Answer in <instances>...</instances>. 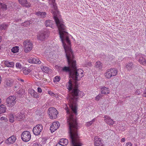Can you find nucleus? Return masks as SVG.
Wrapping results in <instances>:
<instances>
[{"mask_svg":"<svg viewBox=\"0 0 146 146\" xmlns=\"http://www.w3.org/2000/svg\"><path fill=\"white\" fill-rule=\"evenodd\" d=\"M78 85L76 82L75 86L68 97L70 111L66 104L64 106L67 113V122L69 129L70 141L72 146H81L82 144L79 139V135L78 131V125L75 115L76 114V102L78 97H82L84 93L78 89Z\"/></svg>","mask_w":146,"mask_h":146,"instance_id":"1","label":"nucleus"},{"mask_svg":"<svg viewBox=\"0 0 146 146\" xmlns=\"http://www.w3.org/2000/svg\"><path fill=\"white\" fill-rule=\"evenodd\" d=\"M66 57L69 67L64 66L62 70L64 72H68L73 79L75 80H80L83 76V71L81 69L76 70V61L73 59L74 57L73 52L70 47H66L64 46Z\"/></svg>","mask_w":146,"mask_h":146,"instance_id":"2","label":"nucleus"},{"mask_svg":"<svg viewBox=\"0 0 146 146\" xmlns=\"http://www.w3.org/2000/svg\"><path fill=\"white\" fill-rule=\"evenodd\" d=\"M55 2V0H49V3L52 6L51 8L52 13L53 14V18L58 28L60 38L64 48V46L66 47L68 46L70 47L71 42L69 39V34L66 31V27L64 25L63 23L57 17V14L58 13V11Z\"/></svg>","mask_w":146,"mask_h":146,"instance_id":"3","label":"nucleus"},{"mask_svg":"<svg viewBox=\"0 0 146 146\" xmlns=\"http://www.w3.org/2000/svg\"><path fill=\"white\" fill-rule=\"evenodd\" d=\"M117 74V70L115 69H108L105 73V76L106 78L109 79L112 77L116 76Z\"/></svg>","mask_w":146,"mask_h":146,"instance_id":"4","label":"nucleus"},{"mask_svg":"<svg viewBox=\"0 0 146 146\" xmlns=\"http://www.w3.org/2000/svg\"><path fill=\"white\" fill-rule=\"evenodd\" d=\"M48 111L50 119H54L57 117V115L58 114V112L55 108L53 107L50 108L48 109Z\"/></svg>","mask_w":146,"mask_h":146,"instance_id":"5","label":"nucleus"},{"mask_svg":"<svg viewBox=\"0 0 146 146\" xmlns=\"http://www.w3.org/2000/svg\"><path fill=\"white\" fill-rule=\"evenodd\" d=\"M33 44L32 42L29 40H26L23 42L25 52L27 53L30 51L33 48Z\"/></svg>","mask_w":146,"mask_h":146,"instance_id":"6","label":"nucleus"},{"mask_svg":"<svg viewBox=\"0 0 146 146\" xmlns=\"http://www.w3.org/2000/svg\"><path fill=\"white\" fill-rule=\"evenodd\" d=\"M16 101V97L15 96H9L6 100L7 105L9 107H12L15 104Z\"/></svg>","mask_w":146,"mask_h":146,"instance_id":"7","label":"nucleus"},{"mask_svg":"<svg viewBox=\"0 0 146 146\" xmlns=\"http://www.w3.org/2000/svg\"><path fill=\"white\" fill-rule=\"evenodd\" d=\"M31 134L28 131L23 132L21 135L22 139L24 141L27 142L29 141L31 138Z\"/></svg>","mask_w":146,"mask_h":146,"instance_id":"8","label":"nucleus"},{"mask_svg":"<svg viewBox=\"0 0 146 146\" xmlns=\"http://www.w3.org/2000/svg\"><path fill=\"white\" fill-rule=\"evenodd\" d=\"M42 129V125L41 124H38L33 128V133L35 135H38L40 134Z\"/></svg>","mask_w":146,"mask_h":146,"instance_id":"9","label":"nucleus"},{"mask_svg":"<svg viewBox=\"0 0 146 146\" xmlns=\"http://www.w3.org/2000/svg\"><path fill=\"white\" fill-rule=\"evenodd\" d=\"M48 36V32L47 31H42L40 32L37 35L38 40L42 41L44 40L45 38Z\"/></svg>","mask_w":146,"mask_h":146,"instance_id":"10","label":"nucleus"},{"mask_svg":"<svg viewBox=\"0 0 146 146\" xmlns=\"http://www.w3.org/2000/svg\"><path fill=\"white\" fill-rule=\"evenodd\" d=\"M95 146H104L103 143V141L102 139L98 136H95L94 138Z\"/></svg>","mask_w":146,"mask_h":146,"instance_id":"11","label":"nucleus"},{"mask_svg":"<svg viewBox=\"0 0 146 146\" xmlns=\"http://www.w3.org/2000/svg\"><path fill=\"white\" fill-rule=\"evenodd\" d=\"M13 5V3L11 1H9L6 4L0 3V9L2 10H6L7 8H10L12 7Z\"/></svg>","mask_w":146,"mask_h":146,"instance_id":"12","label":"nucleus"},{"mask_svg":"<svg viewBox=\"0 0 146 146\" xmlns=\"http://www.w3.org/2000/svg\"><path fill=\"white\" fill-rule=\"evenodd\" d=\"M60 124L58 122H53L50 127V130L52 133L54 132L59 127Z\"/></svg>","mask_w":146,"mask_h":146,"instance_id":"13","label":"nucleus"},{"mask_svg":"<svg viewBox=\"0 0 146 146\" xmlns=\"http://www.w3.org/2000/svg\"><path fill=\"white\" fill-rule=\"evenodd\" d=\"M28 61L31 63H34L37 64H40L41 62L36 57H31L28 60Z\"/></svg>","mask_w":146,"mask_h":146,"instance_id":"14","label":"nucleus"},{"mask_svg":"<svg viewBox=\"0 0 146 146\" xmlns=\"http://www.w3.org/2000/svg\"><path fill=\"white\" fill-rule=\"evenodd\" d=\"M28 92V93L30 94L31 96L33 98L37 99L39 97L38 94L33 89H29Z\"/></svg>","mask_w":146,"mask_h":146,"instance_id":"15","label":"nucleus"},{"mask_svg":"<svg viewBox=\"0 0 146 146\" xmlns=\"http://www.w3.org/2000/svg\"><path fill=\"white\" fill-rule=\"evenodd\" d=\"M18 2L22 6L29 8L31 7V4L27 0H18Z\"/></svg>","mask_w":146,"mask_h":146,"instance_id":"16","label":"nucleus"},{"mask_svg":"<svg viewBox=\"0 0 146 146\" xmlns=\"http://www.w3.org/2000/svg\"><path fill=\"white\" fill-rule=\"evenodd\" d=\"M104 117L105 118L104 121L107 124L110 125H113L114 124V121L109 117L105 115Z\"/></svg>","mask_w":146,"mask_h":146,"instance_id":"17","label":"nucleus"},{"mask_svg":"<svg viewBox=\"0 0 146 146\" xmlns=\"http://www.w3.org/2000/svg\"><path fill=\"white\" fill-rule=\"evenodd\" d=\"M16 140V137L15 135H13L9 137L6 140V142L7 143L13 144Z\"/></svg>","mask_w":146,"mask_h":146,"instance_id":"18","label":"nucleus"},{"mask_svg":"<svg viewBox=\"0 0 146 146\" xmlns=\"http://www.w3.org/2000/svg\"><path fill=\"white\" fill-rule=\"evenodd\" d=\"M101 91L102 94H108L110 93L109 88L105 87L101 88Z\"/></svg>","mask_w":146,"mask_h":146,"instance_id":"19","label":"nucleus"},{"mask_svg":"<svg viewBox=\"0 0 146 146\" xmlns=\"http://www.w3.org/2000/svg\"><path fill=\"white\" fill-rule=\"evenodd\" d=\"M15 82L12 79H8L6 82V86H11L15 85Z\"/></svg>","mask_w":146,"mask_h":146,"instance_id":"20","label":"nucleus"},{"mask_svg":"<svg viewBox=\"0 0 146 146\" xmlns=\"http://www.w3.org/2000/svg\"><path fill=\"white\" fill-rule=\"evenodd\" d=\"M134 67L133 64L132 62H129L126 64V68L128 71L131 70Z\"/></svg>","mask_w":146,"mask_h":146,"instance_id":"21","label":"nucleus"},{"mask_svg":"<svg viewBox=\"0 0 146 146\" xmlns=\"http://www.w3.org/2000/svg\"><path fill=\"white\" fill-rule=\"evenodd\" d=\"M4 64L5 66L9 67H13L14 65V63L13 62H9L7 60L4 61Z\"/></svg>","mask_w":146,"mask_h":146,"instance_id":"22","label":"nucleus"},{"mask_svg":"<svg viewBox=\"0 0 146 146\" xmlns=\"http://www.w3.org/2000/svg\"><path fill=\"white\" fill-rule=\"evenodd\" d=\"M9 25L8 23H3L0 25V29L1 30H6L7 29Z\"/></svg>","mask_w":146,"mask_h":146,"instance_id":"23","label":"nucleus"},{"mask_svg":"<svg viewBox=\"0 0 146 146\" xmlns=\"http://www.w3.org/2000/svg\"><path fill=\"white\" fill-rule=\"evenodd\" d=\"M36 14L42 18H44L46 16V13L45 12L38 11L36 13Z\"/></svg>","mask_w":146,"mask_h":146,"instance_id":"24","label":"nucleus"},{"mask_svg":"<svg viewBox=\"0 0 146 146\" xmlns=\"http://www.w3.org/2000/svg\"><path fill=\"white\" fill-rule=\"evenodd\" d=\"M138 61L141 64L144 65L146 64V59L141 56L139 57Z\"/></svg>","mask_w":146,"mask_h":146,"instance_id":"25","label":"nucleus"},{"mask_svg":"<svg viewBox=\"0 0 146 146\" xmlns=\"http://www.w3.org/2000/svg\"><path fill=\"white\" fill-rule=\"evenodd\" d=\"M68 143V140L66 139H60L58 143L62 145H64L65 146L67 145Z\"/></svg>","mask_w":146,"mask_h":146,"instance_id":"26","label":"nucleus"},{"mask_svg":"<svg viewBox=\"0 0 146 146\" xmlns=\"http://www.w3.org/2000/svg\"><path fill=\"white\" fill-rule=\"evenodd\" d=\"M45 25L46 27H50L52 28H54L53 25H52V21L50 20H47L45 22Z\"/></svg>","mask_w":146,"mask_h":146,"instance_id":"27","label":"nucleus"},{"mask_svg":"<svg viewBox=\"0 0 146 146\" xmlns=\"http://www.w3.org/2000/svg\"><path fill=\"white\" fill-rule=\"evenodd\" d=\"M40 68L45 73H48L50 70V69L47 67L43 66H41Z\"/></svg>","mask_w":146,"mask_h":146,"instance_id":"28","label":"nucleus"},{"mask_svg":"<svg viewBox=\"0 0 146 146\" xmlns=\"http://www.w3.org/2000/svg\"><path fill=\"white\" fill-rule=\"evenodd\" d=\"M94 67L95 68H98V70L102 69V66L101 63L100 61L97 62Z\"/></svg>","mask_w":146,"mask_h":146,"instance_id":"29","label":"nucleus"},{"mask_svg":"<svg viewBox=\"0 0 146 146\" xmlns=\"http://www.w3.org/2000/svg\"><path fill=\"white\" fill-rule=\"evenodd\" d=\"M6 108L4 105H2L0 106V113H3L6 111Z\"/></svg>","mask_w":146,"mask_h":146,"instance_id":"30","label":"nucleus"},{"mask_svg":"<svg viewBox=\"0 0 146 146\" xmlns=\"http://www.w3.org/2000/svg\"><path fill=\"white\" fill-rule=\"evenodd\" d=\"M67 87L68 89L69 90H71L73 88L72 84L70 80L67 84Z\"/></svg>","mask_w":146,"mask_h":146,"instance_id":"31","label":"nucleus"},{"mask_svg":"<svg viewBox=\"0 0 146 146\" xmlns=\"http://www.w3.org/2000/svg\"><path fill=\"white\" fill-rule=\"evenodd\" d=\"M31 72V70L27 68L24 69L23 70V74L25 75H27Z\"/></svg>","mask_w":146,"mask_h":146,"instance_id":"32","label":"nucleus"},{"mask_svg":"<svg viewBox=\"0 0 146 146\" xmlns=\"http://www.w3.org/2000/svg\"><path fill=\"white\" fill-rule=\"evenodd\" d=\"M19 50V47L16 46L12 48L11 49V51L14 53H16L18 52Z\"/></svg>","mask_w":146,"mask_h":146,"instance_id":"33","label":"nucleus"},{"mask_svg":"<svg viewBox=\"0 0 146 146\" xmlns=\"http://www.w3.org/2000/svg\"><path fill=\"white\" fill-rule=\"evenodd\" d=\"M95 121V119L94 118L91 121L87 122L86 123V126L88 127L90 126Z\"/></svg>","mask_w":146,"mask_h":146,"instance_id":"34","label":"nucleus"},{"mask_svg":"<svg viewBox=\"0 0 146 146\" xmlns=\"http://www.w3.org/2000/svg\"><path fill=\"white\" fill-rule=\"evenodd\" d=\"M9 118L10 121L11 123H13L14 121V118L13 115L11 114L9 115Z\"/></svg>","mask_w":146,"mask_h":146,"instance_id":"35","label":"nucleus"},{"mask_svg":"<svg viewBox=\"0 0 146 146\" xmlns=\"http://www.w3.org/2000/svg\"><path fill=\"white\" fill-rule=\"evenodd\" d=\"M23 118V115L21 113H20L16 116V119L18 121H20Z\"/></svg>","mask_w":146,"mask_h":146,"instance_id":"36","label":"nucleus"},{"mask_svg":"<svg viewBox=\"0 0 146 146\" xmlns=\"http://www.w3.org/2000/svg\"><path fill=\"white\" fill-rule=\"evenodd\" d=\"M60 80V78L59 76H56L53 79V81L54 82H58Z\"/></svg>","mask_w":146,"mask_h":146,"instance_id":"37","label":"nucleus"},{"mask_svg":"<svg viewBox=\"0 0 146 146\" xmlns=\"http://www.w3.org/2000/svg\"><path fill=\"white\" fill-rule=\"evenodd\" d=\"M102 97H103V95H102L99 94L95 98V100L96 101H98Z\"/></svg>","mask_w":146,"mask_h":146,"instance_id":"38","label":"nucleus"},{"mask_svg":"<svg viewBox=\"0 0 146 146\" xmlns=\"http://www.w3.org/2000/svg\"><path fill=\"white\" fill-rule=\"evenodd\" d=\"M30 22L29 21H26L23 23L22 25L25 27H28L30 25Z\"/></svg>","mask_w":146,"mask_h":146,"instance_id":"39","label":"nucleus"},{"mask_svg":"<svg viewBox=\"0 0 146 146\" xmlns=\"http://www.w3.org/2000/svg\"><path fill=\"white\" fill-rule=\"evenodd\" d=\"M36 74H35V76L36 78L40 79L42 78V76H40V74L39 73H38L37 72H36Z\"/></svg>","mask_w":146,"mask_h":146,"instance_id":"40","label":"nucleus"},{"mask_svg":"<svg viewBox=\"0 0 146 146\" xmlns=\"http://www.w3.org/2000/svg\"><path fill=\"white\" fill-rule=\"evenodd\" d=\"M16 66L17 68L21 69L22 68V66L20 63H17L16 64Z\"/></svg>","mask_w":146,"mask_h":146,"instance_id":"41","label":"nucleus"},{"mask_svg":"<svg viewBox=\"0 0 146 146\" xmlns=\"http://www.w3.org/2000/svg\"><path fill=\"white\" fill-rule=\"evenodd\" d=\"M0 120L1 121L4 120L6 121H7V119L4 117H2L0 118Z\"/></svg>","mask_w":146,"mask_h":146,"instance_id":"42","label":"nucleus"},{"mask_svg":"<svg viewBox=\"0 0 146 146\" xmlns=\"http://www.w3.org/2000/svg\"><path fill=\"white\" fill-rule=\"evenodd\" d=\"M17 94H18L19 95H17L19 97H20L22 96V92H21V91L20 90H19L17 92Z\"/></svg>","mask_w":146,"mask_h":146,"instance_id":"43","label":"nucleus"},{"mask_svg":"<svg viewBox=\"0 0 146 146\" xmlns=\"http://www.w3.org/2000/svg\"><path fill=\"white\" fill-rule=\"evenodd\" d=\"M42 89L40 87H38L37 88V92L39 93H41L42 92Z\"/></svg>","mask_w":146,"mask_h":146,"instance_id":"44","label":"nucleus"},{"mask_svg":"<svg viewBox=\"0 0 146 146\" xmlns=\"http://www.w3.org/2000/svg\"><path fill=\"white\" fill-rule=\"evenodd\" d=\"M126 146H132V144L130 142H128L126 143Z\"/></svg>","mask_w":146,"mask_h":146,"instance_id":"45","label":"nucleus"},{"mask_svg":"<svg viewBox=\"0 0 146 146\" xmlns=\"http://www.w3.org/2000/svg\"><path fill=\"white\" fill-rule=\"evenodd\" d=\"M33 146H42L41 144H38L37 143H36L33 144Z\"/></svg>","mask_w":146,"mask_h":146,"instance_id":"46","label":"nucleus"},{"mask_svg":"<svg viewBox=\"0 0 146 146\" xmlns=\"http://www.w3.org/2000/svg\"><path fill=\"white\" fill-rule=\"evenodd\" d=\"M19 88V86L17 85H15V86L14 87V90H17Z\"/></svg>","mask_w":146,"mask_h":146,"instance_id":"47","label":"nucleus"},{"mask_svg":"<svg viewBox=\"0 0 146 146\" xmlns=\"http://www.w3.org/2000/svg\"><path fill=\"white\" fill-rule=\"evenodd\" d=\"M92 66V63L91 62H88L87 63V65L86 66Z\"/></svg>","mask_w":146,"mask_h":146,"instance_id":"48","label":"nucleus"},{"mask_svg":"<svg viewBox=\"0 0 146 146\" xmlns=\"http://www.w3.org/2000/svg\"><path fill=\"white\" fill-rule=\"evenodd\" d=\"M48 93L51 96H53L54 95V93L51 91H48Z\"/></svg>","mask_w":146,"mask_h":146,"instance_id":"49","label":"nucleus"},{"mask_svg":"<svg viewBox=\"0 0 146 146\" xmlns=\"http://www.w3.org/2000/svg\"><path fill=\"white\" fill-rule=\"evenodd\" d=\"M56 146H65L64 145H62L60 143H58Z\"/></svg>","mask_w":146,"mask_h":146,"instance_id":"50","label":"nucleus"},{"mask_svg":"<svg viewBox=\"0 0 146 146\" xmlns=\"http://www.w3.org/2000/svg\"><path fill=\"white\" fill-rule=\"evenodd\" d=\"M143 96L146 97V88L145 89V90L144 91V92L143 93Z\"/></svg>","mask_w":146,"mask_h":146,"instance_id":"51","label":"nucleus"},{"mask_svg":"<svg viewBox=\"0 0 146 146\" xmlns=\"http://www.w3.org/2000/svg\"><path fill=\"white\" fill-rule=\"evenodd\" d=\"M141 92H140L139 90H137L136 91V94H137V95H139L141 93Z\"/></svg>","mask_w":146,"mask_h":146,"instance_id":"52","label":"nucleus"},{"mask_svg":"<svg viewBox=\"0 0 146 146\" xmlns=\"http://www.w3.org/2000/svg\"><path fill=\"white\" fill-rule=\"evenodd\" d=\"M125 141V139L124 138H122L121 140V141L122 142H124Z\"/></svg>","mask_w":146,"mask_h":146,"instance_id":"53","label":"nucleus"},{"mask_svg":"<svg viewBox=\"0 0 146 146\" xmlns=\"http://www.w3.org/2000/svg\"><path fill=\"white\" fill-rule=\"evenodd\" d=\"M33 2L35 3H37L38 2V0H33Z\"/></svg>","mask_w":146,"mask_h":146,"instance_id":"54","label":"nucleus"},{"mask_svg":"<svg viewBox=\"0 0 146 146\" xmlns=\"http://www.w3.org/2000/svg\"><path fill=\"white\" fill-rule=\"evenodd\" d=\"M19 80L21 81L22 82H24V80H23V79H19Z\"/></svg>","mask_w":146,"mask_h":146,"instance_id":"55","label":"nucleus"},{"mask_svg":"<svg viewBox=\"0 0 146 146\" xmlns=\"http://www.w3.org/2000/svg\"><path fill=\"white\" fill-rule=\"evenodd\" d=\"M1 36H0V42H1Z\"/></svg>","mask_w":146,"mask_h":146,"instance_id":"56","label":"nucleus"},{"mask_svg":"<svg viewBox=\"0 0 146 146\" xmlns=\"http://www.w3.org/2000/svg\"><path fill=\"white\" fill-rule=\"evenodd\" d=\"M138 56V55H136V57H137V58H136L137 59V57Z\"/></svg>","mask_w":146,"mask_h":146,"instance_id":"57","label":"nucleus"}]
</instances>
